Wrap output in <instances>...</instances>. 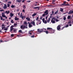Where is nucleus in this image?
Returning a JSON list of instances; mask_svg holds the SVG:
<instances>
[{
  "mask_svg": "<svg viewBox=\"0 0 73 73\" xmlns=\"http://www.w3.org/2000/svg\"><path fill=\"white\" fill-rule=\"evenodd\" d=\"M46 31V29H37V32L38 33H42V32H45Z\"/></svg>",
  "mask_w": 73,
  "mask_h": 73,
  "instance_id": "obj_1",
  "label": "nucleus"
},
{
  "mask_svg": "<svg viewBox=\"0 0 73 73\" xmlns=\"http://www.w3.org/2000/svg\"><path fill=\"white\" fill-rule=\"evenodd\" d=\"M47 30L48 31H49V32L50 33H54V30H53L52 28L48 27L47 29Z\"/></svg>",
  "mask_w": 73,
  "mask_h": 73,
  "instance_id": "obj_2",
  "label": "nucleus"
},
{
  "mask_svg": "<svg viewBox=\"0 0 73 73\" xmlns=\"http://www.w3.org/2000/svg\"><path fill=\"white\" fill-rule=\"evenodd\" d=\"M20 28L21 29L23 30V29H24L25 28H26V29H27L28 27H27L25 25H22L21 26Z\"/></svg>",
  "mask_w": 73,
  "mask_h": 73,
  "instance_id": "obj_3",
  "label": "nucleus"
},
{
  "mask_svg": "<svg viewBox=\"0 0 73 73\" xmlns=\"http://www.w3.org/2000/svg\"><path fill=\"white\" fill-rule=\"evenodd\" d=\"M13 27H14V26L13 25H12L10 27V32H11L13 30V29H14V28H13Z\"/></svg>",
  "mask_w": 73,
  "mask_h": 73,
  "instance_id": "obj_4",
  "label": "nucleus"
},
{
  "mask_svg": "<svg viewBox=\"0 0 73 73\" xmlns=\"http://www.w3.org/2000/svg\"><path fill=\"white\" fill-rule=\"evenodd\" d=\"M52 20H54V21H56V22H58V21H60V20L57 19L56 17H53L52 18Z\"/></svg>",
  "mask_w": 73,
  "mask_h": 73,
  "instance_id": "obj_5",
  "label": "nucleus"
},
{
  "mask_svg": "<svg viewBox=\"0 0 73 73\" xmlns=\"http://www.w3.org/2000/svg\"><path fill=\"white\" fill-rule=\"evenodd\" d=\"M12 33H16L17 32V29H13V31L11 32Z\"/></svg>",
  "mask_w": 73,
  "mask_h": 73,
  "instance_id": "obj_6",
  "label": "nucleus"
},
{
  "mask_svg": "<svg viewBox=\"0 0 73 73\" xmlns=\"http://www.w3.org/2000/svg\"><path fill=\"white\" fill-rule=\"evenodd\" d=\"M61 27V25H59L57 27V30H58V31H60V29H61V28H60Z\"/></svg>",
  "mask_w": 73,
  "mask_h": 73,
  "instance_id": "obj_7",
  "label": "nucleus"
},
{
  "mask_svg": "<svg viewBox=\"0 0 73 73\" xmlns=\"http://www.w3.org/2000/svg\"><path fill=\"white\" fill-rule=\"evenodd\" d=\"M42 21L43 23H44L45 24H46L47 22H46V20L45 21V18H43L42 19Z\"/></svg>",
  "mask_w": 73,
  "mask_h": 73,
  "instance_id": "obj_8",
  "label": "nucleus"
},
{
  "mask_svg": "<svg viewBox=\"0 0 73 73\" xmlns=\"http://www.w3.org/2000/svg\"><path fill=\"white\" fill-rule=\"evenodd\" d=\"M31 24H33V25H34V26H36V25H35V21H32L31 23Z\"/></svg>",
  "mask_w": 73,
  "mask_h": 73,
  "instance_id": "obj_9",
  "label": "nucleus"
},
{
  "mask_svg": "<svg viewBox=\"0 0 73 73\" xmlns=\"http://www.w3.org/2000/svg\"><path fill=\"white\" fill-rule=\"evenodd\" d=\"M66 1H64L63 4H62V5H68V4H66Z\"/></svg>",
  "mask_w": 73,
  "mask_h": 73,
  "instance_id": "obj_10",
  "label": "nucleus"
},
{
  "mask_svg": "<svg viewBox=\"0 0 73 73\" xmlns=\"http://www.w3.org/2000/svg\"><path fill=\"white\" fill-rule=\"evenodd\" d=\"M72 13H73V10H70L69 11L68 14L69 15H70V14H72Z\"/></svg>",
  "mask_w": 73,
  "mask_h": 73,
  "instance_id": "obj_11",
  "label": "nucleus"
},
{
  "mask_svg": "<svg viewBox=\"0 0 73 73\" xmlns=\"http://www.w3.org/2000/svg\"><path fill=\"white\" fill-rule=\"evenodd\" d=\"M2 16L3 17H5V14L4 13H2Z\"/></svg>",
  "mask_w": 73,
  "mask_h": 73,
  "instance_id": "obj_12",
  "label": "nucleus"
},
{
  "mask_svg": "<svg viewBox=\"0 0 73 73\" xmlns=\"http://www.w3.org/2000/svg\"><path fill=\"white\" fill-rule=\"evenodd\" d=\"M48 10H46L44 12V13L45 14H46V15H47L48 14Z\"/></svg>",
  "mask_w": 73,
  "mask_h": 73,
  "instance_id": "obj_13",
  "label": "nucleus"
},
{
  "mask_svg": "<svg viewBox=\"0 0 73 73\" xmlns=\"http://www.w3.org/2000/svg\"><path fill=\"white\" fill-rule=\"evenodd\" d=\"M24 25H25V26L26 27H27V26H28V24H27V22L25 21L24 23Z\"/></svg>",
  "mask_w": 73,
  "mask_h": 73,
  "instance_id": "obj_14",
  "label": "nucleus"
},
{
  "mask_svg": "<svg viewBox=\"0 0 73 73\" xmlns=\"http://www.w3.org/2000/svg\"><path fill=\"white\" fill-rule=\"evenodd\" d=\"M7 5L5 4H4V6L3 7V9H6L7 8Z\"/></svg>",
  "mask_w": 73,
  "mask_h": 73,
  "instance_id": "obj_15",
  "label": "nucleus"
},
{
  "mask_svg": "<svg viewBox=\"0 0 73 73\" xmlns=\"http://www.w3.org/2000/svg\"><path fill=\"white\" fill-rule=\"evenodd\" d=\"M51 23H53V24H54V23H55V21H53V19H51Z\"/></svg>",
  "mask_w": 73,
  "mask_h": 73,
  "instance_id": "obj_16",
  "label": "nucleus"
},
{
  "mask_svg": "<svg viewBox=\"0 0 73 73\" xmlns=\"http://www.w3.org/2000/svg\"><path fill=\"white\" fill-rule=\"evenodd\" d=\"M15 20H19V18H17V17H15Z\"/></svg>",
  "mask_w": 73,
  "mask_h": 73,
  "instance_id": "obj_17",
  "label": "nucleus"
},
{
  "mask_svg": "<svg viewBox=\"0 0 73 73\" xmlns=\"http://www.w3.org/2000/svg\"><path fill=\"white\" fill-rule=\"evenodd\" d=\"M29 28H31V27H33V26L31 24V23H30L29 25Z\"/></svg>",
  "mask_w": 73,
  "mask_h": 73,
  "instance_id": "obj_18",
  "label": "nucleus"
},
{
  "mask_svg": "<svg viewBox=\"0 0 73 73\" xmlns=\"http://www.w3.org/2000/svg\"><path fill=\"white\" fill-rule=\"evenodd\" d=\"M26 19H27V21H30V20H31V19H30V18H28V17H26Z\"/></svg>",
  "mask_w": 73,
  "mask_h": 73,
  "instance_id": "obj_19",
  "label": "nucleus"
},
{
  "mask_svg": "<svg viewBox=\"0 0 73 73\" xmlns=\"http://www.w3.org/2000/svg\"><path fill=\"white\" fill-rule=\"evenodd\" d=\"M67 19H71V16L70 15L68 16Z\"/></svg>",
  "mask_w": 73,
  "mask_h": 73,
  "instance_id": "obj_20",
  "label": "nucleus"
},
{
  "mask_svg": "<svg viewBox=\"0 0 73 73\" xmlns=\"http://www.w3.org/2000/svg\"><path fill=\"white\" fill-rule=\"evenodd\" d=\"M39 8H39V7H37L33 8V9H39Z\"/></svg>",
  "mask_w": 73,
  "mask_h": 73,
  "instance_id": "obj_21",
  "label": "nucleus"
},
{
  "mask_svg": "<svg viewBox=\"0 0 73 73\" xmlns=\"http://www.w3.org/2000/svg\"><path fill=\"white\" fill-rule=\"evenodd\" d=\"M10 16L11 17H12V16H13V14L12 13H10Z\"/></svg>",
  "mask_w": 73,
  "mask_h": 73,
  "instance_id": "obj_22",
  "label": "nucleus"
},
{
  "mask_svg": "<svg viewBox=\"0 0 73 73\" xmlns=\"http://www.w3.org/2000/svg\"><path fill=\"white\" fill-rule=\"evenodd\" d=\"M11 8H15V6L14 5H12L11 6Z\"/></svg>",
  "mask_w": 73,
  "mask_h": 73,
  "instance_id": "obj_23",
  "label": "nucleus"
},
{
  "mask_svg": "<svg viewBox=\"0 0 73 73\" xmlns=\"http://www.w3.org/2000/svg\"><path fill=\"white\" fill-rule=\"evenodd\" d=\"M37 14L36 13H34V14H33L32 15V16H33V17L35 16H36V15Z\"/></svg>",
  "mask_w": 73,
  "mask_h": 73,
  "instance_id": "obj_24",
  "label": "nucleus"
},
{
  "mask_svg": "<svg viewBox=\"0 0 73 73\" xmlns=\"http://www.w3.org/2000/svg\"><path fill=\"white\" fill-rule=\"evenodd\" d=\"M58 10H57V11H56L54 13L55 15H56L57 13H58Z\"/></svg>",
  "mask_w": 73,
  "mask_h": 73,
  "instance_id": "obj_25",
  "label": "nucleus"
},
{
  "mask_svg": "<svg viewBox=\"0 0 73 73\" xmlns=\"http://www.w3.org/2000/svg\"><path fill=\"white\" fill-rule=\"evenodd\" d=\"M19 32L20 33H23V32H22V31L21 30L19 31Z\"/></svg>",
  "mask_w": 73,
  "mask_h": 73,
  "instance_id": "obj_26",
  "label": "nucleus"
},
{
  "mask_svg": "<svg viewBox=\"0 0 73 73\" xmlns=\"http://www.w3.org/2000/svg\"><path fill=\"white\" fill-rule=\"evenodd\" d=\"M23 9H25V8H26V7H25V5H24L23 6Z\"/></svg>",
  "mask_w": 73,
  "mask_h": 73,
  "instance_id": "obj_27",
  "label": "nucleus"
},
{
  "mask_svg": "<svg viewBox=\"0 0 73 73\" xmlns=\"http://www.w3.org/2000/svg\"><path fill=\"white\" fill-rule=\"evenodd\" d=\"M45 32L46 34H48V33H49V32L48 31H46Z\"/></svg>",
  "mask_w": 73,
  "mask_h": 73,
  "instance_id": "obj_28",
  "label": "nucleus"
},
{
  "mask_svg": "<svg viewBox=\"0 0 73 73\" xmlns=\"http://www.w3.org/2000/svg\"><path fill=\"white\" fill-rule=\"evenodd\" d=\"M29 34L30 35H31L32 34V33L31 32V31H30L29 32Z\"/></svg>",
  "mask_w": 73,
  "mask_h": 73,
  "instance_id": "obj_29",
  "label": "nucleus"
},
{
  "mask_svg": "<svg viewBox=\"0 0 73 73\" xmlns=\"http://www.w3.org/2000/svg\"><path fill=\"white\" fill-rule=\"evenodd\" d=\"M46 15L44 13L42 15V16L43 17V16H46Z\"/></svg>",
  "mask_w": 73,
  "mask_h": 73,
  "instance_id": "obj_30",
  "label": "nucleus"
},
{
  "mask_svg": "<svg viewBox=\"0 0 73 73\" xmlns=\"http://www.w3.org/2000/svg\"><path fill=\"white\" fill-rule=\"evenodd\" d=\"M23 16V14H22V13H21V14L20 16V17H21Z\"/></svg>",
  "mask_w": 73,
  "mask_h": 73,
  "instance_id": "obj_31",
  "label": "nucleus"
},
{
  "mask_svg": "<svg viewBox=\"0 0 73 73\" xmlns=\"http://www.w3.org/2000/svg\"><path fill=\"white\" fill-rule=\"evenodd\" d=\"M60 11H61V12H62L63 11V9L61 8L60 10Z\"/></svg>",
  "mask_w": 73,
  "mask_h": 73,
  "instance_id": "obj_32",
  "label": "nucleus"
},
{
  "mask_svg": "<svg viewBox=\"0 0 73 73\" xmlns=\"http://www.w3.org/2000/svg\"><path fill=\"white\" fill-rule=\"evenodd\" d=\"M66 17H63L64 20V21L66 20Z\"/></svg>",
  "mask_w": 73,
  "mask_h": 73,
  "instance_id": "obj_33",
  "label": "nucleus"
},
{
  "mask_svg": "<svg viewBox=\"0 0 73 73\" xmlns=\"http://www.w3.org/2000/svg\"><path fill=\"white\" fill-rule=\"evenodd\" d=\"M17 2H18V3H20L21 1V0H17Z\"/></svg>",
  "mask_w": 73,
  "mask_h": 73,
  "instance_id": "obj_34",
  "label": "nucleus"
},
{
  "mask_svg": "<svg viewBox=\"0 0 73 73\" xmlns=\"http://www.w3.org/2000/svg\"><path fill=\"white\" fill-rule=\"evenodd\" d=\"M11 23H14V22L13 21V20L12 19H11Z\"/></svg>",
  "mask_w": 73,
  "mask_h": 73,
  "instance_id": "obj_35",
  "label": "nucleus"
},
{
  "mask_svg": "<svg viewBox=\"0 0 73 73\" xmlns=\"http://www.w3.org/2000/svg\"><path fill=\"white\" fill-rule=\"evenodd\" d=\"M71 23H72L71 22V21H69L68 23V24H71Z\"/></svg>",
  "mask_w": 73,
  "mask_h": 73,
  "instance_id": "obj_36",
  "label": "nucleus"
},
{
  "mask_svg": "<svg viewBox=\"0 0 73 73\" xmlns=\"http://www.w3.org/2000/svg\"><path fill=\"white\" fill-rule=\"evenodd\" d=\"M56 17L57 19H59V16H58V15L56 16Z\"/></svg>",
  "mask_w": 73,
  "mask_h": 73,
  "instance_id": "obj_37",
  "label": "nucleus"
},
{
  "mask_svg": "<svg viewBox=\"0 0 73 73\" xmlns=\"http://www.w3.org/2000/svg\"><path fill=\"white\" fill-rule=\"evenodd\" d=\"M17 25V23H15L14 24V26H16V25Z\"/></svg>",
  "mask_w": 73,
  "mask_h": 73,
  "instance_id": "obj_38",
  "label": "nucleus"
},
{
  "mask_svg": "<svg viewBox=\"0 0 73 73\" xmlns=\"http://www.w3.org/2000/svg\"><path fill=\"white\" fill-rule=\"evenodd\" d=\"M69 27V25H66L65 26V27L66 28L67 27Z\"/></svg>",
  "mask_w": 73,
  "mask_h": 73,
  "instance_id": "obj_39",
  "label": "nucleus"
},
{
  "mask_svg": "<svg viewBox=\"0 0 73 73\" xmlns=\"http://www.w3.org/2000/svg\"><path fill=\"white\" fill-rule=\"evenodd\" d=\"M8 30V28H5L4 29L5 31H7Z\"/></svg>",
  "mask_w": 73,
  "mask_h": 73,
  "instance_id": "obj_40",
  "label": "nucleus"
},
{
  "mask_svg": "<svg viewBox=\"0 0 73 73\" xmlns=\"http://www.w3.org/2000/svg\"><path fill=\"white\" fill-rule=\"evenodd\" d=\"M7 7H9V6H10V5L9 4H7Z\"/></svg>",
  "mask_w": 73,
  "mask_h": 73,
  "instance_id": "obj_41",
  "label": "nucleus"
},
{
  "mask_svg": "<svg viewBox=\"0 0 73 73\" xmlns=\"http://www.w3.org/2000/svg\"><path fill=\"white\" fill-rule=\"evenodd\" d=\"M8 4H11V2H8Z\"/></svg>",
  "mask_w": 73,
  "mask_h": 73,
  "instance_id": "obj_42",
  "label": "nucleus"
},
{
  "mask_svg": "<svg viewBox=\"0 0 73 73\" xmlns=\"http://www.w3.org/2000/svg\"><path fill=\"white\" fill-rule=\"evenodd\" d=\"M22 12H24V13H25V10L23 9L22 10Z\"/></svg>",
  "mask_w": 73,
  "mask_h": 73,
  "instance_id": "obj_43",
  "label": "nucleus"
},
{
  "mask_svg": "<svg viewBox=\"0 0 73 73\" xmlns=\"http://www.w3.org/2000/svg\"><path fill=\"white\" fill-rule=\"evenodd\" d=\"M11 37H13V36H14V35L13 34H11Z\"/></svg>",
  "mask_w": 73,
  "mask_h": 73,
  "instance_id": "obj_44",
  "label": "nucleus"
},
{
  "mask_svg": "<svg viewBox=\"0 0 73 73\" xmlns=\"http://www.w3.org/2000/svg\"><path fill=\"white\" fill-rule=\"evenodd\" d=\"M34 37H35V35H34L31 36V37H32V38H33Z\"/></svg>",
  "mask_w": 73,
  "mask_h": 73,
  "instance_id": "obj_45",
  "label": "nucleus"
},
{
  "mask_svg": "<svg viewBox=\"0 0 73 73\" xmlns=\"http://www.w3.org/2000/svg\"><path fill=\"white\" fill-rule=\"evenodd\" d=\"M24 16H23V17H22L21 18H22V19H24Z\"/></svg>",
  "mask_w": 73,
  "mask_h": 73,
  "instance_id": "obj_46",
  "label": "nucleus"
},
{
  "mask_svg": "<svg viewBox=\"0 0 73 73\" xmlns=\"http://www.w3.org/2000/svg\"><path fill=\"white\" fill-rule=\"evenodd\" d=\"M0 12H2V11H4V10L2 9V10H0Z\"/></svg>",
  "mask_w": 73,
  "mask_h": 73,
  "instance_id": "obj_47",
  "label": "nucleus"
},
{
  "mask_svg": "<svg viewBox=\"0 0 73 73\" xmlns=\"http://www.w3.org/2000/svg\"><path fill=\"white\" fill-rule=\"evenodd\" d=\"M38 17H37L36 19V20H38Z\"/></svg>",
  "mask_w": 73,
  "mask_h": 73,
  "instance_id": "obj_48",
  "label": "nucleus"
},
{
  "mask_svg": "<svg viewBox=\"0 0 73 73\" xmlns=\"http://www.w3.org/2000/svg\"><path fill=\"white\" fill-rule=\"evenodd\" d=\"M1 20H3V17H1Z\"/></svg>",
  "mask_w": 73,
  "mask_h": 73,
  "instance_id": "obj_49",
  "label": "nucleus"
},
{
  "mask_svg": "<svg viewBox=\"0 0 73 73\" xmlns=\"http://www.w3.org/2000/svg\"><path fill=\"white\" fill-rule=\"evenodd\" d=\"M9 13V11H8L7 13V14H8Z\"/></svg>",
  "mask_w": 73,
  "mask_h": 73,
  "instance_id": "obj_50",
  "label": "nucleus"
},
{
  "mask_svg": "<svg viewBox=\"0 0 73 73\" xmlns=\"http://www.w3.org/2000/svg\"><path fill=\"white\" fill-rule=\"evenodd\" d=\"M25 2V0H23L22 1V3H24Z\"/></svg>",
  "mask_w": 73,
  "mask_h": 73,
  "instance_id": "obj_51",
  "label": "nucleus"
},
{
  "mask_svg": "<svg viewBox=\"0 0 73 73\" xmlns=\"http://www.w3.org/2000/svg\"><path fill=\"white\" fill-rule=\"evenodd\" d=\"M5 28V27H2V28L3 29H4V28Z\"/></svg>",
  "mask_w": 73,
  "mask_h": 73,
  "instance_id": "obj_52",
  "label": "nucleus"
},
{
  "mask_svg": "<svg viewBox=\"0 0 73 73\" xmlns=\"http://www.w3.org/2000/svg\"><path fill=\"white\" fill-rule=\"evenodd\" d=\"M48 20H49V21H50V18H49L48 19Z\"/></svg>",
  "mask_w": 73,
  "mask_h": 73,
  "instance_id": "obj_53",
  "label": "nucleus"
},
{
  "mask_svg": "<svg viewBox=\"0 0 73 73\" xmlns=\"http://www.w3.org/2000/svg\"><path fill=\"white\" fill-rule=\"evenodd\" d=\"M3 42V40H1L0 41V42Z\"/></svg>",
  "mask_w": 73,
  "mask_h": 73,
  "instance_id": "obj_54",
  "label": "nucleus"
},
{
  "mask_svg": "<svg viewBox=\"0 0 73 73\" xmlns=\"http://www.w3.org/2000/svg\"><path fill=\"white\" fill-rule=\"evenodd\" d=\"M47 22L48 23H49V22H50V21H49L48 20L47 21Z\"/></svg>",
  "mask_w": 73,
  "mask_h": 73,
  "instance_id": "obj_55",
  "label": "nucleus"
},
{
  "mask_svg": "<svg viewBox=\"0 0 73 73\" xmlns=\"http://www.w3.org/2000/svg\"><path fill=\"white\" fill-rule=\"evenodd\" d=\"M4 24H3L2 25V27H4Z\"/></svg>",
  "mask_w": 73,
  "mask_h": 73,
  "instance_id": "obj_56",
  "label": "nucleus"
},
{
  "mask_svg": "<svg viewBox=\"0 0 73 73\" xmlns=\"http://www.w3.org/2000/svg\"><path fill=\"white\" fill-rule=\"evenodd\" d=\"M27 2H28V3H30L31 2V1H27Z\"/></svg>",
  "mask_w": 73,
  "mask_h": 73,
  "instance_id": "obj_57",
  "label": "nucleus"
},
{
  "mask_svg": "<svg viewBox=\"0 0 73 73\" xmlns=\"http://www.w3.org/2000/svg\"><path fill=\"white\" fill-rule=\"evenodd\" d=\"M38 5L37 4H36L35 5V6H37Z\"/></svg>",
  "mask_w": 73,
  "mask_h": 73,
  "instance_id": "obj_58",
  "label": "nucleus"
},
{
  "mask_svg": "<svg viewBox=\"0 0 73 73\" xmlns=\"http://www.w3.org/2000/svg\"><path fill=\"white\" fill-rule=\"evenodd\" d=\"M46 19H48V17H46Z\"/></svg>",
  "mask_w": 73,
  "mask_h": 73,
  "instance_id": "obj_59",
  "label": "nucleus"
},
{
  "mask_svg": "<svg viewBox=\"0 0 73 73\" xmlns=\"http://www.w3.org/2000/svg\"><path fill=\"white\" fill-rule=\"evenodd\" d=\"M7 11H6L5 12V13H7Z\"/></svg>",
  "mask_w": 73,
  "mask_h": 73,
  "instance_id": "obj_60",
  "label": "nucleus"
},
{
  "mask_svg": "<svg viewBox=\"0 0 73 73\" xmlns=\"http://www.w3.org/2000/svg\"><path fill=\"white\" fill-rule=\"evenodd\" d=\"M5 18L6 19H7V17H6V16H5Z\"/></svg>",
  "mask_w": 73,
  "mask_h": 73,
  "instance_id": "obj_61",
  "label": "nucleus"
},
{
  "mask_svg": "<svg viewBox=\"0 0 73 73\" xmlns=\"http://www.w3.org/2000/svg\"><path fill=\"white\" fill-rule=\"evenodd\" d=\"M50 18H52V16H50Z\"/></svg>",
  "mask_w": 73,
  "mask_h": 73,
  "instance_id": "obj_62",
  "label": "nucleus"
},
{
  "mask_svg": "<svg viewBox=\"0 0 73 73\" xmlns=\"http://www.w3.org/2000/svg\"><path fill=\"white\" fill-rule=\"evenodd\" d=\"M42 17H41L40 19H42Z\"/></svg>",
  "mask_w": 73,
  "mask_h": 73,
  "instance_id": "obj_63",
  "label": "nucleus"
},
{
  "mask_svg": "<svg viewBox=\"0 0 73 73\" xmlns=\"http://www.w3.org/2000/svg\"><path fill=\"white\" fill-rule=\"evenodd\" d=\"M69 25V26H72V24H70Z\"/></svg>",
  "mask_w": 73,
  "mask_h": 73,
  "instance_id": "obj_64",
  "label": "nucleus"
}]
</instances>
